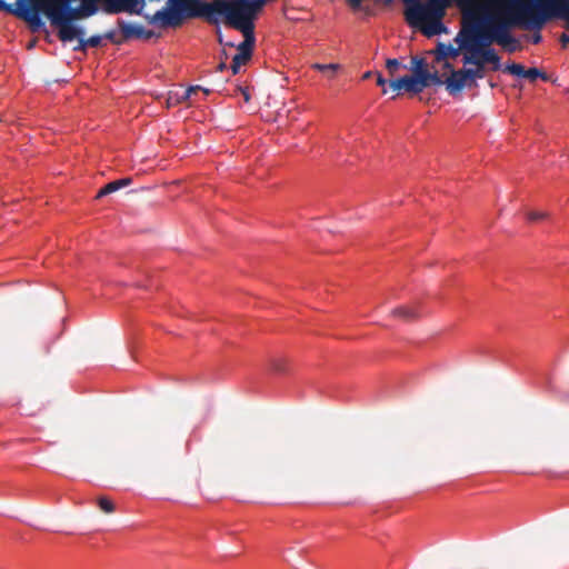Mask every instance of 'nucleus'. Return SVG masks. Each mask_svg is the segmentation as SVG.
Wrapping results in <instances>:
<instances>
[{
  "mask_svg": "<svg viewBox=\"0 0 569 569\" xmlns=\"http://www.w3.org/2000/svg\"><path fill=\"white\" fill-rule=\"evenodd\" d=\"M261 9L262 0H212L203 19L211 24H218L220 17H223L226 26L240 31L244 39L237 46L233 42H223L218 30V41L231 48L236 47L237 53L252 56L256 44L254 20Z\"/></svg>",
  "mask_w": 569,
  "mask_h": 569,
  "instance_id": "obj_1",
  "label": "nucleus"
},
{
  "mask_svg": "<svg viewBox=\"0 0 569 569\" xmlns=\"http://www.w3.org/2000/svg\"><path fill=\"white\" fill-rule=\"evenodd\" d=\"M72 0H39L33 8L38 13L42 11L52 27L58 29V38L62 42L73 41L84 36V30L72 22L83 19L80 7L72 8Z\"/></svg>",
  "mask_w": 569,
  "mask_h": 569,
  "instance_id": "obj_2",
  "label": "nucleus"
},
{
  "mask_svg": "<svg viewBox=\"0 0 569 569\" xmlns=\"http://www.w3.org/2000/svg\"><path fill=\"white\" fill-rule=\"evenodd\" d=\"M408 6L405 11L409 26L419 28L427 37L440 34L445 31L441 22L446 14V0H428L421 3L417 0H405ZM460 4H471L475 0H457Z\"/></svg>",
  "mask_w": 569,
  "mask_h": 569,
  "instance_id": "obj_3",
  "label": "nucleus"
},
{
  "mask_svg": "<svg viewBox=\"0 0 569 569\" xmlns=\"http://www.w3.org/2000/svg\"><path fill=\"white\" fill-rule=\"evenodd\" d=\"M211 2L202 0H168L166 8L158 10L152 16L144 18L150 24H158L161 28L180 27L184 20L197 19L206 16Z\"/></svg>",
  "mask_w": 569,
  "mask_h": 569,
  "instance_id": "obj_4",
  "label": "nucleus"
},
{
  "mask_svg": "<svg viewBox=\"0 0 569 569\" xmlns=\"http://www.w3.org/2000/svg\"><path fill=\"white\" fill-rule=\"evenodd\" d=\"M516 2L519 8L517 18L525 30L540 31L548 21L562 20L563 0H516Z\"/></svg>",
  "mask_w": 569,
  "mask_h": 569,
  "instance_id": "obj_5",
  "label": "nucleus"
},
{
  "mask_svg": "<svg viewBox=\"0 0 569 569\" xmlns=\"http://www.w3.org/2000/svg\"><path fill=\"white\" fill-rule=\"evenodd\" d=\"M482 7L463 10L462 26L456 38L458 43L492 48L496 36L483 23Z\"/></svg>",
  "mask_w": 569,
  "mask_h": 569,
  "instance_id": "obj_6",
  "label": "nucleus"
},
{
  "mask_svg": "<svg viewBox=\"0 0 569 569\" xmlns=\"http://www.w3.org/2000/svg\"><path fill=\"white\" fill-rule=\"evenodd\" d=\"M509 7L506 12H491L487 8L482 7V19L488 29L498 37L503 31H510L512 27L522 28V23L518 20L517 14L519 12L516 0H508Z\"/></svg>",
  "mask_w": 569,
  "mask_h": 569,
  "instance_id": "obj_7",
  "label": "nucleus"
},
{
  "mask_svg": "<svg viewBox=\"0 0 569 569\" xmlns=\"http://www.w3.org/2000/svg\"><path fill=\"white\" fill-rule=\"evenodd\" d=\"M459 48L465 52V64L481 67L490 63L492 64V70L500 69V57L493 48L472 46L470 43H459Z\"/></svg>",
  "mask_w": 569,
  "mask_h": 569,
  "instance_id": "obj_8",
  "label": "nucleus"
},
{
  "mask_svg": "<svg viewBox=\"0 0 569 569\" xmlns=\"http://www.w3.org/2000/svg\"><path fill=\"white\" fill-rule=\"evenodd\" d=\"M445 68L451 69V74L445 80L446 89L451 96L460 93L465 87H472L465 69L453 70L449 62L445 63Z\"/></svg>",
  "mask_w": 569,
  "mask_h": 569,
  "instance_id": "obj_9",
  "label": "nucleus"
},
{
  "mask_svg": "<svg viewBox=\"0 0 569 569\" xmlns=\"http://www.w3.org/2000/svg\"><path fill=\"white\" fill-rule=\"evenodd\" d=\"M0 11L8 12L10 14H13L20 19H23L28 23H30L31 27L39 28L43 24L40 16L36 10H30V8L26 7H19L14 8L13 4L7 3L3 0H0Z\"/></svg>",
  "mask_w": 569,
  "mask_h": 569,
  "instance_id": "obj_10",
  "label": "nucleus"
},
{
  "mask_svg": "<svg viewBox=\"0 0 569 569\" xmlns=\"http://www.w3.org/2000/svg\"><path fill=\"white\" fill-rule=\"evenodd\" d=\"M117 23L121 31L122 40L124 41L132 38L150 39L154 36V32L152 30H146L142 26L131 24L122 19H119Z\"/></svg>",
  "mask_w": 569,
  "mask_h": 569,
  "instance_id": "obj_11",
  "label": "nucleus"
},
{
  "mask_svg": "<svg viewBox=\"0 0 569 569\" xmlns=\"http://www.w3.org/2000/svg\"><path fill=\"white\" fill-rule=\"evenodd\" d=\"M103 10L109 14L119 12H129L140 14L141 10H137L138 0H102Z\"/></svg>",
  "mask_w": 569,
  "mask_h": 569,
  "instance_id": "obj_12",
  "label": "nucleus"
},
{
  "mask_svg": "<svg viewBox=\"0 0 569 569\" xmlns=\"http://www.w3.org/2000/svg\"><path fill=\"white\" fill-rule=\"evenodd\" d=\"M505 71L512 76L529 79L532 82L536 81L538 78H540L545 81L548 80V76L545 72L540 71L537 68H530V69L526 70L525 67L520 63L507 64L505 68Z\"/></svg>",
  "mask_w": 569,
  "mask_h": 569,
  "instance_id": "obj_13",
  "label": "nucleus"
},
{
  "mask_svg": "<svg viewBox=\"0 0 569 569\" xmlns=\"http://www.w3.org/2000/svg\"><path fill=\"white\" fill-rule=\"evenodd\" d=\"M131 178H122L119 180L111 181L98 191L96 199H100L104 196H108L120 190L121 188L128 187L129 184H131Z\"/></svg>",
  "mask_w": 569,
  "mask_h": 569,
  "instance_id": "obj_14",
  "label": "nucleus"
},
{
  "mask_svg": "<svg viewBox=\"0 0 569 569\" xmlns=\"http://www.w3.org/2000/svg\"><path fill=\"white\" fill-rule=\"evenodd\" d=\"M409 70L412 72L411 76L415 77L416 79H421L429 72L426 59L419 57L411 58V64L409 67Z\"/></svg>",
  "mask_w": 569,
  "mask_h": 569,
  "instance_id": "obj_15",
  "label": "nucleus"
},
{
  "mask_svg": "<svg viewBox=\"0 0 569 569\" xmlns=\"http://www.w3.org/2000/svg\"><path fill=\"white\" fill-rule=\"evenodd\" d=\"M400 82L402 86V90L409 93L418 94L422 92L420 79H416L411 74L401 77Z\"/></svg>",
  "mask_w": 569,
  "mask_h": 569,
  "instance_id": "obj_16",
  "label": "nucleus"
},
{
  "mask_svg": "<svg viewBox=\"0 0 569 569\" xmlns=\"http://www.w3.org/2000/svg\"><path fill=\"white\" fill-rule=\"evenodd\" d=\"M392 316L401 318L405 321H411L419 317V313L415 307L401 306L392 310Z\"/></svg>",
  "mask_w": 569,
  "mask_h": 569,
  "instance_id": "obj_17",
  "label": "nucleus"
},
{
  "mask_svg": "<svg viewBox=\"0 0 569 569\" xmlns=\"http://www.w3.org/2000/svg\"><path fill=\"white\" fill-rule=\"evenodd\" d=\"M496 43L512 52L516 50L517 40L511 36L510 31H503L498 37H496Z\"/></svg>",
  "mask_w": 569,
  "mask_h": 569,
  "instance_id": "obj_18",
  "label": "nucleus"
},
{
  "mask_svg": "<svg viewBox=\"0 0 569 569\" xmlns=\"http://www.w3.org/2000/svg\"><path fill=\"white\" fill-rule=\"evenodd\" d=\"M420 82H421V88L422 90L427 87H430L431 84H436V86H442L445 84V80L441 79V77L438 74V72H428L427 76H423L421 79H420Z\"/></svg>",
  "mask_w": 569,
  "mask_h": 569,
  "instance_id": "obj_19",
  "label": "nucleus"
},
{
  "mask_svg": "<svg viewBox=\"0 0 569 569\" xmlns=\"http://www.w3.org/2000/svg\"><path fill=\"white\" fill-rule=\"evenodd\" d=\"M252 56L249 54H242V53H236L232 58L231 63V70L233 74L239 73L242 66H246L250 60Z\"/></svg>",
  "mask_w": 569,
  "mask_h": 569,
  "instance_id": "obj_20",
  "label": "nucleus"
},
{
  "mask_svg": "<svg viewBox=\"0 0 569 569\" xmlns=\"http://www.w3.org/2000/svg\"><path fill=\"white\" fill-rule=\"evenodd\" d=\"M312 68L325 73L329 78H333L336 72L340 69V64H338V63H329V64L315 63V64H312Z\"/></svg>",
  "mask_w": 569,
  "mask_h": 569,
  "instance_id": "obj_21",
  "label": "nucleus"
},
{
  "mask_svg": "<svg viewBox=\"0 0 569 569\" xmlns=\"http://www.w3.org/2000/svg\"><path fill=\"white\" fill-rule=\"evenodd\" d=\"M98 0H81L79 6L84 18L93 16L98 11Z\"/></svg>",
  "mask_w": 569,
  "mask_h": 569,
  "instance_id": "obj_22",
  "label": "nucleus"
},
{
  "mask_svg": "<svg viewBox=\"0 0 569 569\" xmlns=\"http://www.w3.org/2000/svg\"><path fill=\"white\" fill-rule=\"evenodd\" d=\"M458 51L453 49L451 46H446L443 43H439L437 47V57L438 61L446 59L447 57H456Z\"/></svg>",
  "mask_w": 569,
  "mask_h": 569,
  "instance_id": "obj_23",
  "label": "nucleus"
},
{
  "mask_svg": "<svg viewBox=\"0 0 569 569\" xmlns=\"http://www.w3.org/2000/svg\"><path fill=\"white\" fill-rule=\"evenodd\" d=\"M386 68L391 78H393L400 69H407V66H403L398 59H387Z\"/></svg>",
  "mask_w": 569,
  "mask_h": 569,
  "instance_id": "obj_24",
  "label": "nucleus"
},
{
  "mask_svg": "<svg viewBox=\"0 0 569 569\" xmlns=\"http://www.w3.org/2000/svg\"><path fill=\"white\" fill-rule=\"evenodd\" d=\"M465 71L472 87L476 86V79H482L485 77V66L476 67L475 69H465Z\"/></svg>",
  "mask_w": 569,
  "mask_h": 569,
  "instance_id": "obj_25",
  "label": "nucleus"
},
{
  "mask_svg": "<svg viewBox=\"0 0 569 569\" xmlns=\"http://www.w3.org/2000/svg\"><path fill=\"white\" fill-rule=\"evenodd\" d=\"M98 506L106 513H111V512L114 511L113 502L109 498H107V497H99L98 498Z\"/></svg>",
  "mask_w": 569,
  "mask_h": 569,
  "instance_id": "obj_26",
  "label": "nucleus"
},
{
  "mask_svg": "<svg viewBox=\"0 0 569 569\" xmlns=\"http://www.w3.org/2000/svg\"><path fill=\"white\" fill-rule=\"evenodd\" d=\"M200 89L201 88L199 86L188 88L187 90L183 91V94L181 97L176 98L174 103H179V102L190 99L191 96Z\"/></svg>",
  "mask_w": 569,
  "mask_h": 569,
  "instance_id": "obj_27",
  "label": "nucleus"
},
{
  "mask_svg": "<svg viewBox=\"0 0 569 569\" xmlns=\"http://www.w3.org/2000/svg\"><path fill=\"white\" fill-rule=\"evenodd\" d=\"M548 217V212L546 211H529L527 213V219L531 222L543 220Z\"/></svg>",
  "mask_w": 569,
  "mask_h": 569,
  "instance_id": "obj_28",
  "label": "nucleus"
},
{
  "mask_svg": "<svg viewBox=\"0 0 569 569\" xmlns=\"http://www.w3.org/2000/svg\"><path fill=\"white\" fill-rule=\"evenodd\" d=\"M271 369L278 373L286 371V361L283 359H273L271 361Z\"/></svg>",
  "mask_w": 569,
  "mask_h": 569,
  "instance_id": "obj_29",
  "label": "nucleus"
},
{
  "mask_svg": "<svg viewBox=\"0 0 569 569\" xmlns=\"http://www.w3.org/2000/svg\"><path fill=\"white\" fill-rule=\"evenodd\" d=\"M102 36L94 34L90 38L86 39V44H88V48H97L101 46Z\"/></svg>",
  "mask_w": 569,
  "mask_h": 569,
  "instance_id": "obj_30",
  "label": "nucleus"
},
{
  "mask_svg": "<svg viewBox=\"0 0 569 569\" xmlns=\"http://www.w3.org/2000/svg\"><path fill=\"white\" fill-rule=\"evenodd\" d=\"M102 38H104V39H107V40L111 41V42H112V43H114V44H121L122 42H124V40H122V38H121V39H119V38H117V37H116V31H114V30H109V31H107V32L102 36Z\"/></svg>",
  "mask_w": 569,
  "mask_h": 569,
  "instance_id": "obj_31",
  "label": "nucleus"
},
{
  "mask_svg": "<svg viewBox=\"0 0 569 569\" xmlns=\"http://www.w3.org/2000/svg\"><path fill=\"white\" fill-rule=\"evenodd\" d=\"M562 20L566 22L565 28L569 30V0H563Z\"/></svg>",
  "mask_w": 569,
  "mask_h": 569,
  "instance_id": "obj_32",
  "label": "nucleus"
},
{
  "mask_svg": "<svg viewBox=\"0 0 569 569\" xmlns=\"http://www.w3.org/2000/svg\"><path fill=\"white\" fill-rule=\"evenodd\" d=\"M388 86L391 90L393 91H400L402 90V86H401V82H400V78L398 79H390L388 81Z\"/></svg>",
  "mask_w": 569,
  "mask_h": 569,
  "instance_id": "obj_33",
  "label": "nucleus"
},
{
  "mask_svg": "<svg viewBox=\"0 0 569 569\" xmlns=\"http://www.w3.org/2000/svg\"><path fill=\"white\" fill-rule=\"evenodd\" d=\"M79 40L78 46L73 48L74 51H86L88 48V44H86V39H83V36H80V38H77Z\"/></svg>",
  "mask_w": 569,
  "mask_h": 569,
  "instance_id": "obj_34",
  "label": "nucleus"
},
{
  "mask_svg": "<svg viewBox=\"0 0 569 569\" xmlns=\"http://www.w3.org/2000/svg\"><path fill=\"white\" fill-rule=\"evenodd\" d=\"M559 41L562 48H567V46L569 44V34L562 33L559 38Z\"/></svg>",
  "mask_w": 569,
  "mask_h": 569,
  "instance_id": "obj_35",
  "label": "nucleus"
},
{
  "mask_svg": "<svg viewBox=\"0 0 569 569\" xmlns=\"http://www.w3.org/2000/svg\"><path fill=\"white\" fill-rule=\"evenodd\" d=\"M239 91L241 92L244 102H249L251 99V96H250L248 89L239 88Z\"/></svg>",
  "mask_w": 569,
  "mask_h": 569,
  "instance_id": "obj_36",
  "label": "nucleus"
},
{
  "mask_svg": "<svg viewBox=\"0 0 569 569\" xmlns=\"http://www.w3.org/2000/svg\"><path fill=\"white\" fill-rule=\"evenodd\" d=\"M387 83H388V81L382 77V74L378 73V76H377V84L379 87L383 88Z\"/></svg>",
  "mask_w": 569,
  "mask_h": 569,
  "instance_id": "obj_37",
  "label": "nucleus"
},
{
  "mask_svg": "<svg viewBox=\"0 0 569 569\" xmlns=\"http://www.w3.org/2000/svg\"><path fill=\"white\" fill-rule=\"evenodd\" d=\"M362 1H363V0H348L349 4H350L352 8H355V9L359 8V7L361 6Z\"/></svg>",
  "mask_w": 569,
  "mask_h": 569,
  "instance_id": "obj_38",
  "label": "nucleus"
},
{
  "mask_svg": "<svg viewBox=\"0 0 569 569\" xmlns=\"http://www.w3.org/2000/svg\"><path fill=\"white\" fill-rule=\"evenodd\" d=\"M227 69V64L224 61H221L218 66H217V71L218 72H222L223 70Z\"/></svg>",
  "mask_w": 569,
  "mask_h": 569,
  "instance_id": "obj_39",
  "label": "nucleus"
},
{
  "mask_svg": "<svg viewBox=\"0 0 569 569\" xmlns=\"http://www.w3.org/2000/svg\"><path fill=\"white\" fill-rule=\"evenodd\" d=\"M542 37L540 33H536L532 36V42L533 43H539L541 41Z\"/></svg>",
  "mask_w": 569,
  "mask_h": 569,
  "instance_id": "obj_40",
  "label": "nucleus"
},
{
  "mask_svg": "<svg viewBox=\"0 0 569 569\" xmlns=\"http://www.w3.org/2000/svg\"><path fill=\"white\" fill-rule=\"evenodd\" d=\"M372 76V72L371 71H367L365 74H363V79H369L370 77Z\"/></svg>",
  "mask_w": 569,
  "mask_h": 569,
  "instance_id": "obj_41",
  "label": "nucleus"
},
{
  "mask_svg": "<svg viewBox=\"0 0 569 569\" xmlns=\"http://www.w3.org/2000/svg\"><path fill=\"white\" fill-rule=\"evenodd\" d=\"M172 99H173L172 97H169V99H168V107H170L173 103Z\"/></svg>",
  "mask_w": 569,
  "mask_h": 569,
  "instance_id": "obj_42",
  "label": "nucleus"
},
{
  "mask_svg": "<svg viewBox=\"0 0 569 569\" xmlns=\"http://www.w3.org/2000/svg\"><path fill=\"white\" fill-rule=\"evenodd\" d=\"M203 92H204L206 94H209V93H210V90H209V89H203Z\"/></svg>",
  "mask_w": 569,
  "mask_h": 569,
  "instance_id": "obj_43",
  "label": "nucleus"
},
{
  "mask_svg": "<svg viewBox=\"0 0 569 569\" xmlns=\"http://www.w3.org/2000/svg\"><path fill=\"white\" fill-rule=\"evenodd\" d=\"M266 1H267V0H262V6L264 4V2H266Z\"/></svg>",
  "mask_w": 569,
  "mask_h": 569,
  "instance_id": "obj_44",
  "label": "nucleus"
}]
</instances>
